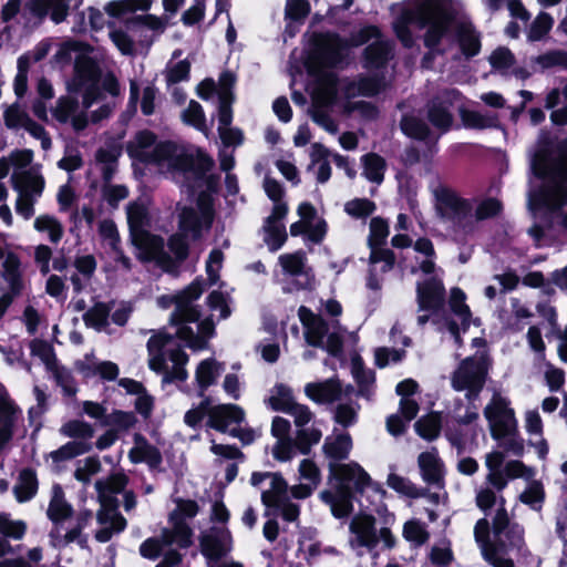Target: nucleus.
Listing matches in <instances>:
<instances>
[{"mask_svg":"<svg viewBox=\"0 0 567 567\" xmlns=\"http://www.w3.org/2000/svg\"><path fill=\"white\" fill-rule=\"evenodd\" d=\"M82 2L83 0H41V6L55 23H60L65 20L71 7L78 8Z\"/></svg>","mask_w":567,"mask_h":567,"instance_id":"nucleus-44","label":"nucleus"},{"mask_svg":"<svg viewBox=\"0 0 567 567\" xmlns=\"http://www.w3.org/2000/svg\"><path fill=\"white\" fill-rule=\"evenodd\" d=\"M14 189L21 195L39 198L44 188V178L39 168L30 167L27 172H17L11 176Z\"/></svg>","mask_w":567,"mask_h":567,"instance_id":"nucleus-28","label":"nucleus"},{"mask_svg":"<svg viewBox=\"0 0 567 567\" xmlns=\"http://www.w3.org/2000/svg\"><path fill=\"white\" fill-rule=\"evenodd\" d=\"M505 499L499 498V507L492 519V532L495 538V556L507 559L509 551H520L524 547V528L513 522L504 507Z\"/></svg>","mask_w":567,"mask_h":567,"instance_id":"nucleus-13","label":"nucleus"},{"mask_svg":"<svg viewBox=\"0 0 567 567\" xmlns=\"http://www.w3.org/2000/svg\"><path fill=\"white\" fill-rule=\"evenodd\" d=\"M553 24L554 19L547 12H540L530 24L527 39L529 41L542 40L549 32Z\"/></svg>","mask_w":567,"mask_h":567,"instance_id":"nucleus-61","label":"nucleus"},{"mask_svg":"<svg viewBox=\"0 0 567 567\" xmlns=\"http://www.w3.org/2000/svg\"><path fill=\"white\" fill-rule=\"evenodd\" d=\"M72 506L65 501L64 492L59 484L51 488V499L47 511L48 517L58 526L72 515Z\"/></svg>","mask_w":567,"mask_h":567,"instance_id":"nucleus-35","label":"nucleus"},{"mask_svg":"<svg viewBox=\"0 0 567 567\" xmlns=\"http://www.w3.org/2000/svg\"><path fill=\"white\" fill-rule=\"evenodd\" d=\"M429 536L425 525L420 520L412 519L406 522L403 526V537L416 546L425 544Z\"/></svg>","mask_w":567,"mask_h":567,"instance_id":"nucleus-63","label":"nucleus"},{"mask_svg":"<svg viewBox=\"0 0 567 567\" xmlns=\"http://www.w3.org/2000/svg\"><path fill=\"white\" fill-rule=\"evenodd\" d=\"M182 118L186 124L194 126L196 130L207 135L208 127L206 124V116L198 102L192 100L188 106L183 111Z\"/></svg>","mask_w":567,"mask_h":567,"instance_id":"nucleus-52","label":"nucleus"},{"mask_svg":"<svg viewBox=\"0 0 567 567\" xmlns=\"http://www.w3.org/2000/svg\"><path fill=\"white\" fill-rule=\"evenodd\" d=\"M386 484L389 487L394 489L395 492L411 497V498H417L424 495V492L420 488H417L412 482H410L408 478L399 476L394 473L389 474Z\"/></svg>","mask_w":567,"mask_h":567,"instance_id":"nucleus-58","label":"nucleus"},{"mask_svg":"<svg viewBox=\"0 0 567 567\" xmlns=\"http://www.w3.org/2000/svg\"><path fill=\"white\" fill-rule=\"evenodd\" d=\"M92 517L91 512L79 514L76 525L62 534L60 526H54L50 533L51 543L54 547H65L71 543H78L82 548L86 547L87 537L83 535V529L87 526Z\"/></svg>","mask_w":567,"mask_h":567,"instance_id":"nucleus-25","label":"nucleus"},{"mask_svg":"<svg viewBox=\"0 0 567 567\" xmlns=\"http://www.w3.org/2000/svg\"><path fill=\"white\" fill-rule=\"evenodd\" d=\"M451 14L444 0H413L393 23L396 37L404 47L413 45V37L409 24L426 28L425 45L433 50L441 40L447 37L451 27Z\"/></svg>","mask_w":567,"mask_h":567,"instance_id":"nucleus-5","label":"nucleus"},{"mask_svg":"<svg viewBox=\"0 0 567 567\" xmlns=\"http://www.w3.org/2000/svg\"><path fill=\"white\" fill-rule=\"evenodd\" d=\"M462 120L465 126L472 128H491L498 125L497 116L494 114H483L475 111H463Z\"/></svg>","mask_w":567,"mask_h":567,"instance_id":"nucleus-54","label":"nucleus"},{"mask_svg":"<svg viewBox=\"0 0 567 567\" xmlns=\"http://www.w3.org/2000/svg\"><path fill=\"white\" fill-rule=\"evenodd\" d=\"M394 254L390 249H372L370 255V272L367 286L371 290H380L379 274H384L393 268Z\"/></svg>","mask_w":567,"mask_h":567,"instance_id":"nucleus-29","label":"nucleus"},{"mask_svg":"<svg viewBox=\"0 0 567 567\" xmlns=\"http://www.w3.org/2000/svg\"><path fill=\"white\" fill-rule=\"evenodd\" d=\"M334 476L339 480L336 491H323L321 499L330 506L334 517L341 518L352 512L351 486L363 493L373 486L369 474L357 463L338 464L331 467Z\"/></svg>","mask_w":567,"mask_h":567,"instance_id":"nucleus-10","label":"nucleus"},{"mask_svg":"<svg viewBox=\"0 0 567 567\" xmlns=\"http://www.w3.org/2000/svg\"><path fill=\"white\" fill-rule=\"evenodd\" d=\"M127 484V477L122 473L111 475L106 480L95 482L97 498L101 509L97 512L100 524L111 522L117 532L124 530L126 519L117 513V499L115 494L122 492Z\"/></svg>","mask_w":567,"mask_h":567,"instance_id":"nucleus-14","label":"nucleus"},{"mask_svg":"<svg viewBox=\"0 0 567 567\" xmlns=\"http://www.w3.org/2000/svg\"><path fill=\"white\" fill-rule=\"evenodd\" d=\"M474 537L484 559L493 567H514L512 559H499L495 556V538L489 539V523L486 518L476 522Z\"/></svg>","mask_w":567,"mask_h":567,"instance_id":"nucleus-24","label":"nucleus"},{"mask_svg":"<svg viewBox=\"0 0 567 567\" xmlns=\"http://www.w3.org/2000/svg\"><path fill=\"white\" fill-rule=\"evenodd\" d=\"M351 40L347 41L333 33H319L313 37L312 48L307 59L309 74L317 78L315 99L322 104H331L338 92L337 75L330 69L340 65Z\"/></svg>","mask_w":567,"mask_h":567,"instance_id":"nucleus-4","label":"nucleus"},{"mask_svg":"<svg viewBox=\"0 0 567 567\" xmlns=\"http://www.w3.org/2000/svg\"><path fill=\"white\" fill-rule=\"evenodd\" d=\"M109 315L110 307L103 302H97L84 313L83 320L86 326L92 327L97 331H102L109 326Z\"/></svg>","mask_w":567,"mask_h":567,"instance_id":"nucleus-50","label":"nucleus"},{"mask_svg":"<svg viewBox=\"0 0 567 567\" xmlns=\"http://www.w3.org/2000/svg\"><path fill=\"white\" fill-rule=\"evenodd\" d=\"M20 262L13 255H9L3 262V277L9 284L13 293H19L22 287L20 271Z\"/></svg>","mask_w":567,"mask_h":567,"instance_id":"nucleus-60","label":"nucleus"},{"mask_svg":"<svg viewBox=\"0 0 567 567\" xmlns=\"http://www.w3.org/2000/svg\"><path fill=\"white\" fill-rule=\"evenodd\" d=\"M400 125L403 133L413 138L425 140L430 134L427 124L415 116H404Z\"/></svg>","mask_w":567,"mask_h":567,"instance_id":"nucleus-62","label":"nucleus"},{"mask_svg":"<svg viewBox=\"0 0 567 567\" xmlns=\"http://www.w3.org/2000/svg\"><path fill=\"white\" fill-rule=\"evenodd\" d=\"M505 455L499 451H493L485 455V465L488 470L486 482L497 492L507 486V478L503 472Z\"/></svg>","mask_w":567,"mask_h":567,"instance_id":"nucleus-34","label":"nucleus"},{"mask_svg":"<svg viewBox=\"0 0 567 567\" xmlns=\"http://www.w3.org/2000/svg\"><path fill=\"white\" fill-rule=\"evenodd\" d=\"M487 365L483 357H470L464 359L452 373L451 384L455 391L465 392L470 404L464 413L460 408L454 409V420L460 424H470L477 420V408L472 403L476 400L485 384Z\"/></svg>","mask_w":567,"mask_h":567,"instance_id":"nucleus-9","label":"nucleus"},{"mask_svg":"<svg viewBox=\"0 0 567 567\" xmlns=\"http://www.w3.org/2000/svg\"><path fill=\"white\" fill-rule=\"evenodd\" d=\"M121 146L111 143L101 146L95 153V165L102 174L104 182H111L117 171Z\"/></svg>","mask_w":567,"mask_h":567,"instance_id":"nucleus-31","label":"nucleus"},{"mask_svg":"<svg viewBox=\"0 0 567 567\" xmlns=\"http://www.w3.org/2000/svg\"><path fill=\"white\" fill-rule=\"evenodd\" d=\"M361 161L364 177L372 183H382L386 167L385 161L375 153L362 156Z\"/></svg>","mask_w":567,"mask_h":567,"instance_id":"nucleus-42","label":"nucleus"},{"mask_svg":"<svg viewBox=\"0 0 567 567\" xmlns=\"http://www.w3.org/2000/svg\"><path fill=\"white\" fill-rule=\"evenodd\" d=\"M136 423V419L131 412L123 411H114L111 414L106 415L103 424L107 426H112V429L118 432H124L130 430Z\"/></svg>","mask_w":567,"mask_h":567,"instance_id":"nucleus-64","label":"nucleus"},{"mask_svg":"<svg viewBox=\"0 0 567 567\" xmlns=\"http://www.w3.org/2000/svg\"><path fill=\"white\" fill-rule=\"evenodd\" d=\"M322 433L315 426L299 427L296 433V446L301 454H308L312 445L319 443Z\"/></svg>","mask_w":567,"mask_h":567,"instance_id":"nucleus-56","label":"nucleus"},{"mask_svg":"<svg viewBox=\"0 0 567 567\" xmlns=\"http://www.w3.org/2000/svg\"><path fill=\"white\" fill-rule=\"evenodd\" d=\"M172 529H165L162 534L164 545L177 544L181 547L190 545L192 529L184 519H181L176 513L171 516Z\"/></svg>","mask_w":567,"mask_h":567,"instance_id":"nucleus-36","label":"nucleus"},{"mask_svg":"<svg viewBox=\"0 0 567 567\" xmlns=\"http://www.w3.org/2000/svg\"><path fill=\"white\" fill-rule=\"evenodd\" d=\"M229 76L227 74L223 75L220 79V87L217 91L218 94V120L219 126H229L233 120L231 114V102L233 94L228 84Z\"/></svg>","mask_w":567,"mask_h":567,"instance_id":"nucleus-39","label":"nucleus"},{"mask_svg":"<svg viewBox=\"0 0 567 567\" xmlns=\"http://www.w3.org/2000/svg\"><path fill=\"white\" fill-rule=\"evenodd\" d=\"M422 480L429 485L441 487L444 480V463L436 450L422 452L417 457Z\"/></svg>","mask_w":567,"mask_h":567,"instance_id":"nucleus-27","label":"nucleus"},{"mask_svg":"<svg viewBox=\"0 0 567 567\" xmlns=\"http://www.w3.org/2000/svg\"><path fill=\"white\" fill-rule=\"evenodd\" d=\"M38 491V480L35 473L29 468L21 471L18 482L13 487V493L18 502L31 499Z\"/></svg>","mask_w":567,"mask_h":567,"instance_id":"nucleus-40","label":"nucleus"},{"mask_svg":"<svg viewBox=\"0 0 567 567\" xmlns=\"http://www.w3.org/2000/svg\"><path fill=\"white\" fill-rule=\"evenodd\" d=\"M299 316L305 327V338L308 344L327 350L337 355L342 349V338L339 333L328 334V326L324 320L305 307L299 309Z\"/></svg>","mask_w":567,"mask_h":567,"instance_id":"nucleus-15","label":"nucleus"},{"mask_svg":"<svg viewBox=\"0 0 567 567\" xmlns=\"http://www.w3.org/2000/svg\"><path fill=\"white\" fill-rule=\"evenodd\" d=\"M131 157L154 164L163 173H169L182 185L193 192L204 187L195 206L184 207L179 214V228L193 239H199L210 229L214 220L213 198L208 192L217 186V178L209 174L214 161L205 153H187L173 142H157L150 131L138 132L127 144Z\"/></svg>","mask_w":567,"mask_h":567,"instance_id":"nucleus-1","label":"nucleus"},{"mask_svg":"<svg viewBox=\"0 0 567 567\" xmlns=\"http://www.w3.org/2000/svg\"><path fill=\"white\" fill-rule=\"evenodd\" d=\"M383 87V81L378 78H360L353 81H344L340 84V90L348 99L373 96L381 92Z\"/></svg>","mask_w":567,"mask_h":567,"instance_id":"nucleus-33","label":"nucleus"},{"mask_svg":"<svg viewBox=\"0 0 567 567\" xmlns=\"http://www.w3.org/2000/svg\"><path fill=\"white\" fill-rule=\"evenodd\" d=\"M465 293L460 288H453L450 296V307L453 313L461 320L463 330L470 327L471 311L465 303Z\"/></svg>","mask_w":567,"mask_h":567,"instance_id":"nucleus-47","label":"nucleus"},{"mask_svg":"<svg viewBox=\"0 0 567 567\" xmlns=\"http://www.w3.org/2000/svg\"><path fill=\"white\" fill-rule=\"evenodd\" d=\"M297 401L292 395V390L285 384H276L269 398L267 399L268 405L274 411L286 413Z\"/></svg>","mask_w":567,"mask_h":567,"instance_id":"nucleus-41","label":"nucleus"},{"mask_svg":"<svg viewBox=\"0 0 567 567\" xmlns=\"http://www.w3.org/2000/svg\"><path fill=\"white\" fill-rule=\"evenodd\" d=\"M267 482L268 487L261 491V502L265 506L280 505L281 501L288 497V484L278 473H252L250 483L252 486L261 487Z\"/></svg>","mask_w":567,"mask_h":567,"instance_id":"nucleus-19","label":"nucleus"},{"mask_svg":"<svg viewBox=\"0 0 567 567\" xmlns=\"http://www.w3.org/2000/svg\"><path fill=\"white\" fill-rule=\"evenodd\" d=\"M534 178L529 182L528 208L536 216L542 210L554 212L567 204V141L560 154L551 157L539 152L530 162Z\"/></svg>","mask_w":567,"mask_h":567,"instance_id":"nucleus-3","label":"nucleus"},{"mask_svg":"<svg viewBox=\"0 0 567 567\" xmlns=\"http://www.w3.org/2000/svg\"><path fill=\"white\" fill-rule=\"evenodd\" d=\"M457 38L464 54L473 56L478 53L481 48L480 39L471 23L458 24Z\"/></svg>","mask_w":567,"mask_h":567,"instance_id":"nucleus-45","label":"nucleus"},{"mask_svg":"<svg viewBox=\"0 0 567 567\" xmlns=\"http://www.w3.org/2000/svg\"><path fill=\"white\" fill-rule=\"evenodd\" d=\"M545 498L544 486L539 481L530 480L527 488L519 495V501L534 511H539Z\"/></svg>","mask_w":567,"mask_h":567,"instance_id":"nucleus-55","label":"nucleus"},{"mask_svg":"<svg viewBox=\"0 0 567 567\" xmlns=\"http://www.w3.org/2000/svg\"><path fill=\"white\" fill-rule=\"evenodd\" d=\"M382 543L383 548L395 546V537L386 526L377 527V520L371 515L360 514L352 517L349 524L348 544L357 555L372 553Z\"/></svg>","mask_w":567,"mask_h":567,"instance_id":"nucleus-12","label":"nucleus"},{"mask_svg":"<svg viewBox=\"0 0 567 567\" xmlns=\"http://www.w3.org/2000/svg\"><path fill=\"white\" fill-rule=\"evenodd\" d=\"M34 228L41 233H48L52 243L56 244L63 236V226L51 215H40L34 219Z\"/></svg>","mask_w":567,"mask_h":567,"instance_id":"nucleus-51","label":"nucleus"},{"mask_svg":"<svg viewBox=\"0 0 567 567\" xmlns=\"http://www.w3.org/2000/svg\"><path fill=\"white\" fill-rule=\"evenodd\" d=\"M27 532V524L21 519H12L7 514H0V534L4 538H0V558L13 553L12 546L8 538L20 540Z\"/></svg>","mask_w":567,"mask_h":567,"instance_id":"nucleus-30","label":"nucleus"},{"mask_svg":"<svg viewBox=\"0 0 567 567\" xmlns=\"http://www.w3.org/2000/svg\"><path fill=\"white\" fill-rule=\"evenodd\" d=\"M373 40L365 49V61L369 68H380L392 58V43L384 39L378 28L367 27L351 37L353 47Z\"/></svg>","mask_w":567,"mask_h":567,"instance_id":"nucleus-16","label":"nucleus"},{"mask_svg":"<svg viewBox=\"0 0 567 567\" xmlns=\"http://www.w3.org/2000/svg\"><path fill=\"white\" fill-rule=\"evenodd\" d=\"M152 2L153 0H117L107 3L105 10L112 17H120L130 11H147Z\"/></svg>","mask_w":567,"mask_h":567,"instance_id":"nucleus-49","label":"nucleus"},{"mask_svg":"<svg viewBox=\"0 0 567 567\" xmlns=\"http://www.w3.org/2000/svg\"><path fill=\"white\" fill-rule=\"evenodd\" d=\"M492 437L499 441V445L514 455L519 456L524 453V440L518 433V425H515L511 433H497Z\"/></svg>","mask_w":567,"mask_h":567,"instance_id":"nucleus-59","label":"nucleus"},{"mask_svg":"<svg viewBox=\"0 0 567 567\" xmlns=\"http://www.w3.org/2000/svg\"><path fill=\"white\" fill-rule=\"evenodd\" d=\"M30 120L31 117L19 103L7 105L4 109L3 121L10 130L23 128Z\"/></svg>","mask_w":567,"mask_h":567,"instance_id":"nucleus-57","label":"nucleus"},{"mask_svg":"<svg viewBox=\"0 0 567 567\" xmlns=\"http://www.w3.org/2000/svg\"><path fill=\"white\" fill-rule=\"evenodd\" d=\"M511 402L501 393L495 392L491 401L484 408V416L488 422L491 435L497 433H511L517 425L514 410Z\"/></svg>","mask_w":567,"mask_h":567,"instance_id":"nucleus-17","label":"nucleus"},{"mask_svg":"<svg viewBox=\"0 0 567 567\" xmlns=\"http://www.w3.org/2000/svg\"><path fill=\"white\" fill-rule=\"evenodd\" d=\"M287 213V205L285 203H278L274 205L271 215L266 219L264 225V240L271 251L278 250L287 239L286 227L281 223Z\"/></svg>","mask_w":567,"mask_h":567,"instance_id":"nucleus-21","label":"nucleus"},{"mask_svg":"<svg viewBox=\"0 0 567 567\" xmlns=\"http://www.w3.org/2000/svg\"><path fill=\"white\" fill-rule=\"evenodd\" d=\"M461 94L452 89L441 93L427 105V118L432 125L442 132L450 130L453 123L452 107L458 105Z\"/></svg>","mask_w":567,"mask_h":567,"instance_id":"nucleus-18","label":"nucleus"},{"mask_svg":"<svg viewBox=\"0 0 567 567\" xmlns=\"http://www.w3.org/2000/svg\"><path fill=\"white\" fill-rule=\"evenodd\" d=\"M224 369V365L215 359H206L198 364L195 377L200 390V396L204 395V392L209 385L215 383Z\"/></svg>","mask_w":567,"mask_h":567,"instance_id":"nucleus-37","label":"nucleus"},{"mask_svg":"<svg viewBox=\"0 0 567 567\" xmlns=\"http://www.w3.org/2000/svg\"><path fill=\"white\" fill-rule=\"evenodd\" d=\"M173 336L163 330H152V336L147 341L148 367L151 370L163 375V382L169 383L174 381H185L188 373L185 369L188 362V355L179 348L168 351V360L172 365L167 364L163 349L169 344Z\"/></svg>","mask_w":567,"mask_h":567,"instance_id":"nucleus-11","label":"nucleus"},{"mask_svg":"<svg viewBox=\"0 0 567 567\" xmlns=\"http://www.w3.org/2000/svg\"><path fill=\"white\" fill-rule=\"evenodd\" d=\"M60 432L68 437L75 439L74 441L84 442H89L94 435V429L92 425L80 420L66 422L62 425Z\"/></svg>","mask_w":567,"mask_h":567,"instance_id":"nucleus-48","label":"nucleus"},{"mask_svg":"<svg viewBox=\"0 0 567 567\" xmlns=\"http://www.w3.org/2000/svg\"><path fill=\"white\" fill-rule=\"evenodd\" d=\"M203 291L202 282L195 280L186 289L171 298V301L175 303V310L171 315L169 321L176 327V336L194 350L205 349L208 339L215 331L213 318L206 317L199 320V311L194 305Z\"/></svg>","mask_w":567,"mask_h":567,"instance_id":"nucleus-6","label":"nucleus"},{"mask_svg":"<svg viewBox=\"0 0 567 567\" xmlns=\"http://www.w3.org/2000/svg\"><path fill=\"white\" fill-rule=\"evenodd\" d=\"M128 458L135 464L146 463L152 468L162 463L159 451L141 434L134 435V446L128 452Z\"/></svg>","mask_w":567,"mask_h":567,"instance_id":"nucleus-32","label":"nucleus"},{"mask_svg":"<svg viewBox=\"0 0 567 567\" xmlns=\"http://www.w3.org/2000/svg\"><path fill=\"white\" fill-rule=\"evenodd\" d=\"M445 290L443 284L431 278L416 286L419 310H437L444 301Z\"/></svg>","mask_w":567,"mask_h":567,"instance_id":"nucleus-26","label":"nucleus"},{"mask_svg":"<svg viewBox=\"0 0 567 567\" xmlns=\"http://www.w3.org/2000/svg\"><path fill=\"white\" fill-rule=\"evenodd\" d=\"M202 554L210 561L218 560L230 553L233 538L226 527H212L200 536Z\"/></svg>","mask_w":567,"mask_h":567,"instance_id":"nucleus-20","label":"nucleus"},{"mask_svg":"<svg viewBox=\"0 0 567 567\" xmlns=\"http://www.w3.org/2000/svg\"><path fill=\"white\" fill-rule=\"evenodd\" d=\"M435 210L441 223L456 240H463L476 227L473 203L461 197L453 189L440 185L433 190Z\"/></svg>","mask_w":567,"mask_h":567,"instance_id":"nucleus-8","label":"nucleus"},{"mask_svg":"<svg viewBox=\"0 0 567 567\" xmlns=\"http://www.w3.org/2000/svg\"><path fill=\"white\" fill-rule=\"evenodd\" d=\"M126 210L131 239L137 250V257L143 261H154L163 270L174 269L175 265L165 251L164 239L146 229L150 224L146 207L132 203Z\"/></svg>","mask_w":567,"mask_h":567,"instance_id":"nucleus-7","label":"nucleus"},{"mask_svg":"<svg viewBox=\"0 0 567 567\" xmlns=\"http://www.w3.org/2000/svg\"><path fill=\"white\" fill-rule=\"evenodd\" d=\"M352 449V440L348 433L326 437L323 451L327 457L340 461L348 457Z\"/></svg>","mask_w":567,"mask_h":567,"instance_id":"nucleus-38","label":"nucleus"},{"mask_svg":"<svg viewBox=\"0 0 567 567\" xmlns=\"http://www.w3.org/2000/svg\"><path fill=\"white\" fill-rule=\"evenodd\" d=\"M92 445L90 442L84 441H71L62 445L60 449L52 451L50 457L53 462L60 463L71 460L75 456L82 455L91 450Z\"/></svg>","mask_w":567,"mask_h":567,"instance_id":"nucleus-46","label":"nucleus"},{"mask_svg":"<svg viewBox=\"0 0 567 567\" xmlns=\"http://www.w3.org/2000/svg\"><path fill=\"white\" fill-rule=\"evenodd\" d=\"M245 420L244 410L236 404H219L210 408L207 425L221 433H228L233 425H239Z\"/></svg>","mask_w":567,"mask_h":567,"instance_id":"nucleus-22","label":"nucleus"},{"mask_svg":"<svg viewBox=\"0 0 567 567\" xmlns=\"http://www.w3.org/2000/svg\"><path fill=\"white\" fill-rule=\"evenodd\" d=\"M87 47L79 41L63 44L65 52H81L75 60V74L68 84L70 94L60 96L51 109L52 116L61 124L70 123L74 131L80 132L87 126L86 110L101 97V71L91 56L84 52Z\"/></svg>","mask_w":567,"mask_h":567,"instance_id":"nucleus-2","label":"nucleus"},{"mask_svg":"<svg viewBox=\"0 0 567 567\" xmlns=\"http://www.w3.org/2000/svg\"><path fill=\"white\" fill-rule=\"evenodd\" d=\"M416 433L427 440L432 441L436 439L441 430V417L436 413H431L426 416L421 417L414 424Z\"/></svg>","mask_w":567,"mask_h":567,"instance_id":"nucleus-53","label":"nucleus"},{"mask_svg":"<svg viewBox=\"0 0 567 567\" xmlns=\"http://www.w3.org/2000/svg\"><path fill=\"white\" fill-rule=\"evenodd\" d=\"M306 261L307 258L303 251L282 254L278 258L282 271L289 276L308 275Z\"/></svg>","mask_w":567,"mask_h":567,"instance_id":"nucleus-43","label":"nucleus"},{"mask_svg":"<svg viewBox=\"0 0 567 567\" xmlns=\"http://www.w3.org/2000/svg\"><path fill=\"white\" fill-rule=\"evenodd\" d=\"M337 378H331L320 382H310L305 385V394L311 401L319 404H329L341 399L342 393H348Z\"/></svg>","mask_w":567,"mask_h":567,"instance_id":"nucleus-23","label":"nucleus"}]
</instances>
